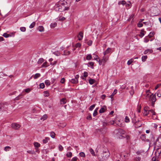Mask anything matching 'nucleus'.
Here are the masks:
<instances>
[{
  "instance_id": "1",
  "label": "nucleus",
  "mask_w": 161,
  "mask_h": 161,
  "mask_svg": "<svg viewBox=\"0 0 161 161\" xmlns=\"http://www.w3.org/2000/svg\"><path fill=\"white\" fill-rule=\"evenodd\" d=\"M61 4L58 3H56L54 6V9L56 11L62 12L64 11H68L69 9L70 3H68L66 0L60 1Z\"/></svg>"
},
{
  "instance_id": "2",
  "label": "nucleus",
  "mask_w": 161,
  "mask_h": 161,
  "mask_svg": "<svg viewBox=\"0 0 161 161\" xmlns=\"http://www.w3.org/2000/svg\"><path fill=\"white\" fill-rule=\"evenodd\" d=\"M148 141L147 142H149L150 146L154 145L155 146L160 147L161 146V143L160 144L158 143L159 142V139L157 138L156 140L153 134H151L149 139H148Z\"/></svg>"
},
{
  "instance_id": "3",
  "label": "nucleus",
  "mask_w": 161,
  "mask_h": 161,
  "mask_svg": "<svg viewBox=\"0 0 161 161\" xmlns=\"http://www.w3.org/2000/svg\"><path fill=\"white\" fill-rule=\"evenodd\" d=\"M110 153L107 149L104 150L102 154H101V157L100 156L98 158L101 160L103 161L106 160L109 157Z\"/></svg>"
},
{
  "instance_id": "4",
  "label": "nucleus",
  "mask_w": 161,
  "mask_h": 161,
  "mask_svg": "<svg viewBox=\"0 0 161 161\" xmlns=\"http://www.w3.org/2000/svg\"><path fill=\"white\" fill-rule=\"evenodd\" d=\"M108 59V57H105V56H104L101 60L100 59L98 60V62L100 65L103 64V65H104Z\"/></svg>"
},
{
  "instance_id": "5",
  "label": "nucleus",
  "mask_w": 161,
  "mask_h": 161,
  "mask_svg": "<svg viewBox=\"0 0 161 161\" xmlns=\"http://www.w3.org/2000/svg\"><path fill=\"white\" fill-rule=\"evenodd\" d=\"M11 126L13 129L18 130L20 128V125L16 123H13L12 124Z\"/></svg>"
},
{
  "instance_id": "6",
  "label": "nucleus",
  "mask_w": 161,
  "mask_h": 161,
  "mask_svg": "<svg viewBox=\"0 0 161 161\" xmlns=\"http://www.w3.org/2000/svg\"><path fill=\"white\" fill-rule=\"evenodd\" d=\"M156 93L153 95L151 97V105L152 107H154V105L155 102L156 101Z\"/></svg>"
},
{
  "instance_id": "7",
  "label": "nucleus",
  "mask_w": 161,
  "mask_h": 161,
  "mask_svg": "<svg viewBox=\"0 0 161 161\" xmlns=\"http://www.w3.org/2000/svg\"><path fill=\"white\" fill-rule=\"evenodd\" d=\"M150 115H152L153 118L154 119H156V113L154 111V110L152 109L151 112H150V113L149 114Z\"/></svg>"
},
{
  "instance_id": "8",
  "label": "nucleus",
  "mask_w": 161,
  "mask_h": 161,
  "mask_svg": "<svg viewBox=\"0 0 161 161\" xmlns=\"http://www.w3.org/2000/svg\"><path fill=\"white\" fill-rule=\"evenodd\" d=\"M132 122L135 124L137 122H140V121L138 119L136 120V117L135 114L134 115V116L132 118Z\"/></svg>"
},
{
  "instance_id": "9",
  "label": "nucleus",
  "mask_w": 161,
  "mask_h": 161,
  "mask_svg": "<svg viewBox=\"0 0 161 161\" xmlns=\"http://www.w3.org/2000/svg\"><path fill=\"white\" fill-rule=\"evenodd\" d=\"M83 35V33L81 31L80 32L77 36L78 39L80 41L82 39Z\"/></svg>"
},
{
  "instance_id": "10",
  "label": "nucleus",
  "mask_w": 161,
  "mask_h": 161,
  "mask_svg": "<svg viewBox=\"0 0 161 161\" xmlns=\"http://www.w3.org/2000/svg\"><path fill=\"white\" fill-rule=\"evenodd\" d=\"M140 138L142 141H144V142H147V141H148V139H146V138L145 135L142 134L140 136Z\"/></svg>"
},
{
  "instance_id": "11",
  "label": "nucleus",
  "mask_w": 161,
  "mask_h": 161,
  "mask_svg": "<svg viewBox=\"0 0 161 161\" xmlns=\"http://www.w3.org/2000/svg\"><path fill=\"white\" fill-rule=\"evenodd\" d=\"M111 48H107L106 51L103 53L104 55L105 56L106 55L108 54L111 52Z\"/></svg>"
},
{
  "instance_id": "12",
  "label": "nucleus",
  "mask_w": 161,
  "mask_h": 161,
  "mask_svg": "<svg viewBox=\"0 0 161 161\" xmlns=\"http://www.w3.org/2000/svg\"><path fill=\"white\" fill-rule=\"evenodd\" d=\"M144 32L146 33V32L144 31V29L141 30L140 34L139 35V36L141 38L144 35Z\"/></svg>"
},
{
  "instance_id": "13",
  "label": "nucleus",
  "mask_w": 161,
  "mask_h": 161,
  "mask_svg": "<svg viewBox=\"0 0 161 161\" xmlns=\"http://www.w3.org/2000/svg\"><path fill=\"white\" fill-rule=\"evenodd\" d=\"M152 109H153L149 107L148 106H146L144 108V109L146 110V111H147V112L149 113V114L150 113V112Z\"/></svg>"
},
{
  "instance_id": "14",
  "label": "nucleus",
  "mask_w": 161,
  "mask_h": 161,
  "mask_svg": "<svg viewBox=\"0 0 161 161\" xmlns=\"http://www.w3.org/2000/svg\"><path fill=\"white\" fill-rule=\"evenodd\" d=\"M134 125L136 128H138L142 126V124L141 123H140L139 122H137Z\"/></svg>"
},
{
  "instance_id": "15",
  "label": "nucleus",
  "mask_w": 161,
  "mask_h": 161,
  "mask_svg": "<svg viewBox=\"0 0 161 161\" xmlns=\"http://www.w3.org/2000/svg\"><path fill=\"white\" fill-rule=\"evenodd\" d=\"M70 82L73 84H77L78 82V80L75 78L72 79L70 81Z\"/></svg>"
},
{
  "instance_id": "16",
  "label": "nucleus",
  "mask_w": 161,
  "mask_h": 161,
  "mask_svg": "<svg viewBox=\"0 0 161 161\" xmlns=\"http://www.w3.org/2000/svg\"><path fill=\"white\" fill-rule=\"evenodd\" d=\"M70 52L69 51L67 50H65L64 51L63 55L65 56L69 55L70 54Z\"/></svg>"
},
{
  "instance_id": "17",
  "label": "nucleus",
  "mask_w": 161,
  "mask_h": 161,
  "mask_svg": "<svg viewBox=\"0 0 161 161\" xmlns=\"http://www.w3.org/2000/svg\"><path fill=\"white\" fill-rule=\"evenodd\" d=\"M37 29L39 31L42 32L44 30V28L41 25L38 26Z\"/></svg>"
},
{
  "instance_id": "18",
  "label": "nucleus",
  "mask_w": 161,
  "mask_h": 161,
  "mask_svg": "<svg viewBox=\"0 0 161 161\" xmlns=\"http://www.w3.org/2000/svg\"><path fill=\"white\" fill-rule=\"evenodd\" d=\"M41 75L40 73H36L33 76L34 79H36L40 77Z\"/></svg>"
},
{
  "instance_id": "19",
  "label": "nucleus",
  "mask_w": 161,
  "mask_h": 161,
  "mask_svg": "<svg viewBox=\"0 0 161 161\" xmlns=\"http://www.w3.org/2000/svg\"><path fill=\"white\" fill-rule=\"evenodd\" d=\"M66 100L65 98H62L60 100V103L61 104H64L66 103Z\"/></svg>"
},
{
  "instance_id": "20",
  "label": "nucleus",
  "mask_w": 161,
  "mask_h": 161,
  "mask_svg": "<svg viewBox=\"0 0 161 161\" xmlns=\"http://www.w3.org/2000/svg\"><path fill=\"white\" fill-rule=\"evenodd\" d=\"M108 125V123H107L105 122H103V126L104 127L103 129L104 130H106V131L107 128H105V127L106 126Z\"/></svg>"
},
{
  "instance_id": "21",
  "label": "nucleus",
  "mask_w": 161,
  "mask_h": 161,
  "mask_svg": "<svg viewBox=\"0 0 161 161\" xmlns=\"http://www.w3.org/2000/svg\"><path fill=\"white\" fill-rule=\"evenodd\" d=\"M117 92V90L116 89H115L112 93V94L110 96V97L111 98H112L114 96V95H115Z\"/></svg>"
},
{
  "instance_id": "22",
  "label": "nucleus",
  "mask_w": 161,
  "mask_h": 161,
  "mask_svg": "<svg viewBox=\"0 0 161 161\" xmlns=\"http://www.w3.org/2000/svg\"><path fill=\"white\" fill-rule=\"evenodd\" d=\"M47 118V115L46 114H44L41 118V119L43 121H44Z\"/></svg>"
},
{
  "instance_id": "23",
  "label": "nucleus",
  "mask_w": 161,
  "mask_h": 161,
  "mask_svg": "<svg viewBox=\"0 0 161 161\" xmlns=\"http://www.w3.org/2000/svg\"><path fill=\"white\" fill-rule=\"evenodd\" d=\"M86 58L87 60H90L92 58V56L91 54H89L86 56Z\"/></svg>"
},
{
  "instance_id": "24",
  "label": "nucleus",
  "mask_w": 161,
  "mask_h": 161,
  "mask_svg": "<svg viewBox=\"0 0 161 161\" xmlns=\"http://www.w3.org/2000/svg\"><path fill=\"white\" fill-rule=\"evenodd\" d=\"M95 81V80L94 79H90L89 80V83L91 85L93 84L94 83Z\"/></svg>"
},
{
  "instance_id": "25",
  "label": "nucleus",
  "mask_w": 161,
  "mask_h": 161,
  "mask_svg": "<svg viewBox=\"0 0 161 161\" xmlns=\"http://www.w3.org/2000/svg\"><path fill=\"white\" fill-rule=\"evenodd\" d=\"M23 97V95L22 94H20L17 97L15 98V100H19V99L22 98Z\"/></svg>"
},
{
  "instance_id": "26",
  "label": "nucleus",
  "mask_w": 161,
  "mask_h": 161,
  "mask_svg": "<svg viewBox=\"0 0 161 161\" xmlns=\"http://www.w3.org/2000/svg\"><path fill=\"white\" fill-rule=\"evenodd\" d=\"M119 132L120 133V134H124L125 133V131L121 129H119L118 130Z\"/></svg>"
},
{
  "instance_id": "27",
  "label": "nucleus",
  "mask_w": 161,
  "mask_h": 161,
  "mask_svg": "<svg viewBox=\"0 0 161 161\" xmlns=\"http://www.w3.org/2000/svg\"><path fill=\"white\" fill-rule=\"evenodd\" d=\"M53 53L56 56H60L61 54L60 52L58 51L54 52Z\"/></svg>"
},
{
  "instance_id": "28",
  "label": "nucleus",
  "mask_w": 161,
  "mask_h": 161,
  "mask_svg": "<svg viewBox=\"0 0 161 161\" xmlns=\"http://www.w3.org/2000/svg\"><path fill=\"white\" fill-rule=\"evenodd\" d=\"M44 61V59L42 58H39L37 62L38 64H41Z\"/></svg>"
},
{
  "instance_id": "29",
  "label": "nucleus",
  "mask_w": 161,
  "mask_h": 161,
  "mask_svg": "<svg viewBox=\"0 0 161 161\" xmlns=\"http://www.w3.org/2000/svg\"><path fill=\"white\" fill-rule=\"evenodd\" d=\"M34 146L36 147H39L40 146V145L39 143L36 142H34Z\"/></svg>"
},
{
  "instance_id": "30",
  "label": "nucleus",
  "mask_w": 161,
  "mask_h": 161,
  "mask_svg": "<svg viewBox=\"0 0 161 161\" xmlns=\"http://www.w3.org/2000/svg\"><path fill=\"white\" fill-rule=\"evenodd\" d=\"M49 140V138L48 137H46L45 138V139H43V142L44 143H46Z\"/></svg>"
},
{
  "instance_id": "31",
  "label": "nucleus",
  "mask_w": 161,
  "mask_h": 161,
  "mask_svg": "<svg viewBox=\"0 0 161 161\" xmlns=\"http://www.w3.org/2000/svg\"><path fill=\"white\" fill-rule=\"evenodd\" d=\"M126 4V2L124 0H122L120 1L119 2L118 4L119 5L122 4L123 5H124Z\"/></svg>"
},
{
  "instance_id": "32",
  "label": "nucleus",
  "mask_w": 161,
  "mask_h": 161,
  "mask_svg": "<svg viewBox=\"0 0 161 161\" xmlns=\"http://www.w3.org/2000/svg\"><path fill=\"white\" fill-rule=\"evenodd\" d=\"M72 155V153L71 152H68L66 153V156L68 158H70Z\"/></svg>"
},
{
  "instance_id": "33",
  "label": "nucleus",
  "mask_w": 161,
  "mask_h": 161,
  "mask_svg": "<svg viewBox=\"0 0 161 161\" xmlns=\"http://www.w3.org/2000/svg\"><path fill=\"white\" fill-rule=\"evenodd\" d=\"M147 58V56L146 55L143 56L142 57V61L145 62Z\"/></svg>"
},
{
  "instance_id": "34",
  "label": "nucleus",
  "mask_w": 161,
  "mask_h": 161,
  "mask_svg": "<svg viewBox=\"0 0 161 161\" xmlns=\"http://www.w3.org/2000/svg\"><path fill=\"white\" fill-rule=\"evenodd\" d=\"M36 24V23L35 22H33L30 25L29 28H33L35 26Z\"/></svg>"
},
{
  "instance_id": "35",
  "label": "nucleus",
  "mask_w": 161,
  "mask_h": 161,
  "mask_svg": "<svg viewBox=\"0 0 161 161\" xmlns=\"http://www.w3.org/2000/svg\"><path fill=\"white\" fill-rule=\"evenodd\" d=\"M59 21H63L65 19V18L64 17H59L58 18Z\"/></svg>"
},
{
  "instance_id": "36",
  "label": "nucleus",
  "mask_w": 161,
  "mask_h": 161,
  "mask_svg": "<svg viewBox=\"0 0 161 161\" xmlns=\"http://www.w3.org/2000/svg\"><path fill=\"white\" fill-rule=\"evenodd\" d=\"M44 94L45 97H48L49 95V94L48 91H46L44 92Z\"/></svg>"
},
{
  "instance_id": "37",
  "label": "nucleus",
  "mask_w": 161,
  "mask_h": 161,
  "mask_svg": "<svg viewBox=\"0 0 161 161\" xmlns=\"http://www.w3.org/2000/svg\"><path fill=\"white\" fill-rule=\"evenodd\" d=\"M11 149V147L9 146H6L4 148V150L5 151H8L10 149Z\"/></svg>"
},
{
  "instance_id": "38",
  "label": "nucleus",
  "mask_w": 161,
  "mask_h": 161,
  "mask_svg": "<svg viewBox=\"0 0 161 161\" xmlns=\"http://www.w3.org/2000/svg\"><path fill=\"white\" fill-rule=\"evenodd\" d=\"M3 36L7 38L11 36L9 34H7V33H4L3 35Z\"/></svg>"
},
{
  "instance_id": "39",
  "label": "nucleus",
  "mask_w": 161,
  "mask_h": 161,
  "mask_svg": "<svg viewBox=\"0 0 161 161\" xmlns=\"http://www.w3.org/2000/svg\"><path fill=\"white\" fill-rule=\"evenodd\" d=\"M88 64L89 65H90V66H91V67L92 69H93L94 68V67H93V66H94V62H89L88 63Z\"/></svg>"
},
{
  "instance_id": "40",
  "label": "nucleus",
  "mask_w": 161,
  "mask_h": 161,
  "mask_svg": "<svg viewBox=\"0 0 161 161\" xmlns=\"http://www.w3.org/2000/svg\"><path fill=\"white\" fill-rule=\"evenodd\" d=\"M45 84L47 86H49L50 85V81L48 80H46L45 81Z\"/></svg>"
},
{
  "instance_id": "41",
  "label": "nucleus",
  "mask_w": 161,
  "mask_h": 161,
  "mask_svg": "<svg viewBox=\"0 0 161 161\" xmlns=\"http://www.w3.org/2000/svg\"><path fill=\"white\" fill-rule=\"evenodd\" d=\"M57 25V24L56 23H52L50 26L51 28H53L56 26Z\"/></svg>"
},
{
  "instance_id": "42",
  "label": "nucleus",
  "mask_w": 161,
  "mask_h": 161,
  "mask_svg": "<svg viewBox=\"0 0 161 161\" xmlns=\"http://www.w3.org/2000/svg\"><path fill=\"white\" fill-rule=\"evenodd\" d=\"M79 155L80 157H84L85 156V154L83 152L80 153Z\"/></svg>"
},
{
  "instance_id": "43",
  "label": "nucleus",
  "mask_w": 161,
  "mask_h": 161,
  "mask_svg": "<svg viewBox=\"0 0 161 161\" xmlns=\"http://www.w3.org/2000/svg\"><path fill=\"white\" fill-rule=\"evenodd\" d=\"M86 119H87L88 120H89L92 119V118L91 114H88V116L86 117Z\"/></svg>"
},
{
  "instance_id": "44",
  "label": "nucleus",
  "mask_w": 161,
  "mask_h": 161,
  "mask_svg": "<svg viewBox=\"0 0 161 161\" xmlns=\"http://www.w3.org/2000/svg\"><path fill=\"white\" fill-rule=\"evenodd\" d=\"M133 60L132 59L129 60L127 63V64L128 65H130L131 63L133 62Z\"/></svg>"
},
{
  "instance_id": "45",
  "label": "nucleus",
  "mask_w": 161,
  "mask_h": 161,
  "mask_svg": "<svg viewBox=\"0 0 161 161\" xmlns=\"http://www.w3.org/2000/svg\"><path fill=\"white\" fill-rule=\"evenodd\" d=\"M95 106V104H93L91 105L89 108V110L90 111L92 110Z\"/></svg>"
},
{
  "instance_id": "46",
  "label": "nucleus",
  "mask_w": 161,
  "mask_h": 161,
  "mask_svg": "<svg viewBox=\"0 0 161 161\" xmlns=\"http://www.w3.org/2000/svg\"><path fill=\"white\" fill-rule=\"evenodd\" d=\"M92 40H89L87 42V45L89 46H91L92 45Z\"/></svg>"
},
{
  "instance_id": "47",
  "label": "nucleus",
  "mask_w": 161,
  "mask_h": 161,
  "mask_svg": "<svg viewBox=\"0 0 161 161\" xmlns=\"http://www.w3.org/2000/svg\"><path fill=\"white\" fill-rule=\"evenodd\" d=\"M105 109L103 108H102L99 111V112L102 113L104 112Z\"/></svg>"
},
{
  "instance_id": "48",
  "label": "nucleus",
  "mask_w": 161,
  "mask_h": 161,
  "mask_svg": "<svg viewBox=\"0 0 161 161\" xmlns=\"http://www.w3.org/2000/svg\"><path fill=\"white\" fill-rule=\"evenodd\" d=\"M55 133L53 132H52L50 133L51 136L53 138H54L55 137Z\"/></svg>"
},
{
  "instance_id": "49",
  "label": "nucleus",
  "mask_w": 161,
  "mask_h": 161,
  "mask_svg": "<svg viewBox=\"0 0 161 161\" xmlns=\"http://www.w3.org/2000/svg\"><path fill=\"white\" fill-rule=\"evenodd\" d=\"M157 95L158 97H161V91H159L157 92Z\"/></svg>"
},
{
  "instance_id": "50",
  "label": "nucleus",
  "mask_w": 161,
  "mask_h": 161,
  "mask_svg": "<svg viewBox=\"0 0 161 161\" xmlns=\"http://www.w3.org/2000/svg\"><path fill=\"white\" fill-rule=\"evenodd\" d=\"M90 151L91 153L92 154L93 156H95V153L94 151V150L92 148L90 149Z\"/></svg>"
},
{
  "instance_id": "51",
  "label": "nucleus",
  "mask_w": 161,
  "mask_h": 161,
  "mask_svg": "<svg viewBox=\"0 0 161 161\" xmlns=\"http://www.w3.org/2000/svg\"><path fill=\"white\" fill-rule=\"evenodd\" d=\"M58 148L60 151H62L63 150L64 148L61 145H59L58 146Z\"/></svg>"
},
{
  "instance_id": "52",
  "label": "nucleus",
  "mask_w": 161,
  "mask_h": 161,
  "mask_svg": "<svg viewBox=\"0 0 161 161\" xmlns=\"http://www.w3.org/2000/svg\"><path fill=\"white\" fill-rule=\"evenodd\" d=\"M47 62H45L42 65V67L43 68V67H45L47 66Z\"/></svg>"
},
{
  "instance_id": "53",
  "label": "nucleus",
  "mask_w": 161,
  "mask_h": 161,
  "mask_svg": "<svg viewBox=\"0 0 161 161\" xmlns=\"http://www.w3.org/2000/svg\"><path fill=\"white\" fill-rule=\"evenodd\" d=\"M20 29L21 31L25 32L26 31V28L24 27H22L20 28Z\"/></svg>"
},
{
  "instance_id": "54",
  "label": "nucleus",
  "mask_w": 161,
  "mask_h": 161,
  "mask_svg": "<svg viewBox=\"0 0 161 161\" xmlns=\"http://www.w3.org/2000/svg\"><path fill=\"white\" fill-rule=\"evenodd\" d=\"M40 88L43 89L45 87V85L43 83H41L40 84Z\"/></svg>"
},
{
  "instance_id": "55",
  "label": "nucleus",
  "mask_w": 161,
  "mask_h": 161,
  "mask_svg": "<svg viewBox=\"0 0 161 161\" xmlns=\"http://www.w3.org/2000/svg\"><path fill=\"white\" fill-rule=\"evenodd\" d=\"M144 113H143V115L144 116H147L149 115V113L147 112V111H146V110L144 109Z\"/></svg>"
},
{
  "instance_id": "56",
  "label": "nucleus",
  "mask_w": 161,
  "mask_h": 161,
  "mask_svg": "<svg viewBox=\"0 0 161 161\" xmlns=\"http://www.w3.org/2000/svg\"><path fill=\"white\" fill-rule=\"evenodd\" d=\"M141 108V105H138V107H137V112H138V113L140 112Z\"/></svg>"
},
{
  "instance_id": "57",
  "label": "nucleus",
  "mask_w": 161,
  "mask_h": 161,
  "mask_svg": "<svg viewBox=\"0 0 161 161\" xmlns=\"http://www.w3.org/2000/svg\"><path fill=\"white\" fill-rule=\"evenodd\" d=\"M125 122L126 123H128L130 122L129 119V117L127 116L125 117Z\"/></svg>"
},
{
  "instance_id": "58",
  "label": "nucleus",
  "mask_w": 161,
  "mask_h": 161,
  "mask_svg": "<svg viewBox=\"0 0 161 161\" xmlns=\"http://www.w3.org/2000/svg\"><path fill=\"white\" fill-rule=\"evenodd\" d=\"M141 158L139 157H136L134 158V161H140Z\"/></svg>"
},
{
  "instance_id": "59",
  "label": "nucleus",
  "mask_w": 161,
  "mask_h": 161,
  "mask_svg": "<svg viewBox=\"0 0 161 161\" xmlns=\"http://www.w3.org/2000/svg\"><path fill=\"white\" fill-rule=\"evenodd\" d=\"M81 46V44L79 43H78L76 44V45H75V47L76 48L80 47Z\"/></svg>"
},
{
  "instance_id": "60",
  "label": "nucleus",
  "mask_w": 161,
  "mask_h": 161,
  "mask_svg": "<svg viewBox=\"0 0 161 161\" xmlns=\"http://www.w3.org/2000/svg\"><path fill=\"white\" fill-rule=\"evenodd\" d=\"M97 110H95L93 112V116H96L97 115Z\"/></svg>"
},
{
  "instance_id": "61",
  "label": "nucleus",
  "mask_w": 161,
  "mask_h": 161,
  "mask_svg": "<svg viewBox=\"0 0 161 161\" xmlns=\"http://www.w3.org/2000/svg\"><path fill=\"white\" fill-rule=\"evenodd\" d=\"M77 159V158L76 157H73L71 160V161H76Z\"/></svg>"
},
{
  "instance_id": "62",
  "label": "nucleus",
  "mask_w": 161,
  "mask_h": 161,
  "mask_svg": "<svg viewBox=\"0 0 161 161\" xmlns=\"http://www.w3.org/2000/svg\"><path fill=\"white\" fill-rule=\"evenodd\" d=\"M134 14H132L130 16V17H129V19H128V21H130V20L131 19H132V18H133V17H134Z\"/></svg>"
},
{
  "instance_id": "63",
  "label": "nucleus",
  "mask_w": 161,
  "mask_h": 161,
  "mask_svg": "<svg viewBox=\"0 0 161 161\" xmlns=\"http://www.w3.org/2000/svg\"><path fill=\"white\" fill-rule=\"evenodd\" d=\"M30 91H31V90L29 88H26L25 90V91L26 92H27V93L29 92H30Z\"/></svg>"
},
{
  "instance_id": "64",
  "label": "nucleus",
  "mask_w": 161,
  "mask_h": 161,
  "mask_svg": "<svg viewBox=\"0 0 161 161\" xmlns=\"http://www.w3.org/2000/svg\"><path fill=\"white\" fill-rule=\"evenodd\" d=\"M157 152L160 155L161 154V148H159L157 151Z\"/></svg>"
}]
</instances>
